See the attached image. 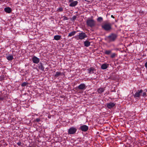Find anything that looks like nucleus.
I'll return each mask as SVG.
<instances>
[{
	"instance_id": "1",
	"label": "nucleus",
	"mask_w": 147,
	"mask_h": 147,
	"mask_svg": "<svg viewBox=\"0 0 147 147\" xmlns=\"http://www.w3.org/2000/svg\"><path fill=\"white\" fill-rule=\"evenodd\" d=\"M112 24L109 22V21L106 20L102 25V28L107 31H109L112 29Z\"/></svg>"
},
{
	"instance_id": "2",
	"label": "nucleus",
	"mask_w": 147,
	"mask_h": 147,
	"mask_svg": "<svg viewBox=\"0 0 147 147\" xmlns=\"http://www.w3.org/2000/svg\"><path fill=\"white\" fill-rule=\"evenodd\" d=\"M117 37V34L112 33L107 36V40L108 41V42L110 43L111 42H114L115 41Z\"/></svg>"
},
{
	"instance_id": "3",
	"label": "nucleus",
	"mask_w": 147,
	"mask_h": 147,
	"mask_svg": "<svg viewBox=\"0 0 147 147\" xmlns=\"http://www.w3.org/2000/svg\"><path fill=\"white\" fill-rule=\"evenodd\" d=\"M86 24L88 26L92 28L96 26V22L93 19H88L86 20Z\"/></svg>"
},
{
	"instance_id": "4",
	"label": "nucleus",
	"mask_w": 147,
	"mask_h": 147,
	"mask_svg": "<svg viewBox=\"0 0 147 147\" xmlns=\"http://www.w3.org/2000/svg\"><path fill=\"white\" fill-rule=\"evenodd\" d=\"M87 37V36L86 35L85 33L84 32H82L80 33L78 35L75 36V38L78 40H81L84 39Z\"/></svg>"
},
{
	"instance_id": "5",
	"label": "nucleus",
	"mask_w": 147,
	"mask_h": 147,
	"mask_svg": "<svg viewBox=\"0 0 147 147\" xmlns=\"http://www.w3.org/2000/svg\"><path fill=\"white\" fill-rule=\"evenodd\" d=\"M77 130V129L74 127L70 128L68 130V134H75Z\"/></svg>"
},
{
	"instance_id": "6",
	"label": "nucleus",
	"mask_w": 147,
	"mask_h": 147,
	"mask_svg": "<svg viewBox=\"0 0 147 147\" xmlns=\"http://www.w3.org/2000/svg\"><path fill=\"white\" fill-rule=\"evenodd\" d=\"M143 92V90L141 89L140 90H138L136 93L134 95V98L136 97H139L140 95H141V94Z\"/></svg>"
},
{
	"instance_id": "7",
	"label": "nucleus",
	"mask_w": 147,
	"mask_h": 147,
	"mask_svg": "<svg viewBox=\"0 0 147 147\" xmlns=\"http://www.w3.org/2000/svg\"><path fill=\"white\" fill-rule=\"evenodd\" d=\"M80 129L82 131H86L88 130V127L87 126L84 125L81 126L80 127Z\"/></svg>"
},
{
	"instance_id": "8",
	"label": "nucleus",
	"mask_w": 147,
	"mask_h": 147,
	"mask_svg": "<svg viewBox=\"0 0 147 147\" xmlns=\"http://www.w3.org/2000/svg\"><path fill=\"white\" fill-rule=\"evenodd\" d=\"M86 86L84 84H81L77 87V88L79 90H83L85 89Z\"/></svg>"
},
{
	"instance_id": "9",
	"label": "nucleus",
	"mask_w": 147,
	"mask_h": 147,
	"mask_svg": "<svg viewBox=\"0 0 147 147\" xmlns=\"http://www.w3.org/2000/svg\"><path fill=\"white\" fill-rule=\"evenodd\" d=\"M32 60L34 63L36 64L38 63L40 61L39 59L35 56L33 57Z\"/></svg>"
},
{
	"instance_id": "10",
	"label": "nucleus",
	"mask_w": 147,
	"mask_h": 147,
	"mask_svg": "<svg viewBox=\"0 0 147 147\" xmlns=\"http://www.w3.org/2000/svg\"><path fill=\"white\" fill-rule=\"evenodd\" d=\"M115 105L113 103L110 102L107 104V107L109 109H111L113 108Z\"/></svg>"
},
{
	"instance_id": "11",
	"label": "nucleus",
	"mask_w": 147,
	"mask_h": 147,
	"mask_svg": "<svg viewBox=\"0 0 147 147\" xmlns=\"http://www.w3.org/2000/svg\"><path fill=\"white\" fill-rule=\"evenodd\" d=\"M38 65L39 69H40L42 71H44L45 68L41 62Z\"/></svg>"
},
{
	"instance_id": "12",
	"label": "nucleus",
	"mask_w": 147,
	"mask_h": 147,
	"mask_svg": "<svg viewBox=\"0 0 147 147\" xmlns=\"http://www.w3.org/2000/svg\"><path fill=\"white\" fill-rule=\"evenodd\" d=\"M78 2L77 1H75L71 2L69 4V6L70 7H75L78 3Z\"/></svg>"
},
{
	"instance_id": "13",
	"label": "nucleus",
	"mask_w": 147,
	"mask_h": 147,
	"mask_svg": "<svg viewBox=\"0 0 147 147\" xmlns=\"http://www.w3.org/2000/svg\"><path fill=\"white\" fill-rule=\"evenodd\" d=\"M109 65L108 64L104 63L101 65V68L103 69H105L108 67Z\"/></svg>"
},
{
	"instance_id": "14",
	"label": "nucleus",
	"mask_w": 147,
	"mask_h": 147,
	"mask_svg": "<svg viewBox=\"0 0 147 147\" xmlns=\"http://www.w3.org/2000/svg\"><path fill=\"white\" fill-rule=\"evenodd\" d=\"M5 11L8 13H10L11 11V9L9 7H5L4 9Z\"/></svg>"
},
{
	"instance_id": "15",
	"label": "nucleus",
	"mask_w": 147,
	"mask_h": 147,
	"mask_svg": "<svg viewBox=\"0 0 147 147\" xmlns=\"http://www.w3.org/2000/svg\"><path fill=\"white\" fill-rule=\"evenodd\" d=\"M94 70V68L92 67H91L88 69V73L90 74L91 73H93V71Z\"/></svg>"
},
{
	"instance_id": "16",
	"label": "nucleus",
	"mask_w": 147,
	"mask_h": 147,
	"mask_svg": "<svg viewBox=\"0 0 147 147\" xmlns=\"http://www.w3.org/2000/svg\"><path fill=\"white\" fill-rule=\"evenodd\" d=\"M61 38V36L59 35H57L54 36V39L56 40H60Z\"/></svg>"
},
{
	"instance_id": "17",
	"label": "nucleus",
	"mask_w": 147,
	"mask_h": 147,
	"mask_svg": "<svg viewBox=\"0 0 147 147\" xmlns=\"http://www.w3.org/2000/svg\"><path fill=\"white\" fill-rule=\"evenodd\" d=\"M104 91V89L102 88H98V89L97 92L99 94H101Z\"/></svg>"
},
{
	"instance_id": "18",
	"label": "nucleus",
	"mask_w": 147,
	"mask_h": 147,
	"mask_svg": "<svg viewBox=\"0 0 147 147\" xmlns=\"http://www.w3.org/2000/svg\"><path fill=\"white\" fill-rule=\"evenodd\" d=\"M76 32L75 31H73L72 32L69 34L68 36V37H71L74 35L76 33Z\"/></svg>"
},
{
	"instance_id": "19",
	"label": "nucleus",
	"mask_w": 147,
	"mask_h": 147,
	"mask_svg": "<svg viewBox=\"0 0 147 147\" xmlns=\"http://www.w3.org/2000/svg\"><path fill=\"white\" fill-rule=\"evenodd\" d=\"M84 45L86 47H88L90 45V42L88 41H86L84 42Z\"/></svg>"
},
{
	"instance_id": "20",
	"label": "nucleus",
	"mask_w": 147,
	"mask_h": 147,
	"mask_svg": "<svg viewBox=\"0 0 147 147\" xmlns=\"http://www.w3.org/2000/svg\"><path fill=\"white\" fill-rule=\"evenodd\" d=\"M7 59L9 61H11L13 59V57L12 55H9L6 57Z\"/></svg>"
},
{
	"instance_id": "21",
	"label": "nucleus",
	"mask_w": 147,
	"mask_h": 147,
	"mask_svg": "<svg viewBox=\"0 0 147 147\" xmlns=\"http://www.w3.org/2000/svg\"><path fill=\"white\" fill-rule=\"evenodd\" d=\"M111 52V50H105L104 53L106 55H109Z\"/></svg>"
},
{
	"instance_id": "22",
	"label": "nucleus",
	"mask_w": 147,
	"mask_h": 147,
	"mask_svg": "<svg viewBox=\"0 0 147 147\" xmlns=\"http://www.w3.org/2000/svg\"><path fill=\"white\" fill-rule=\"evenodd\" d=\"M61 74H62L61 72L57 71L56 73V74L55 75V77L57 78L59 76L61 75Z\"/></svg>"
},
{
	"instance_id": "23",
	"label": "nucleus",
	"mask_w": 147,
	"mask_h": 147,
	"mask_svg": "<svg viewBox=\"0 0 147 147\" xmlns=\"http://www.w3.org/2000/svg\"><path fill=\"white\" fill-rule=\"evenodd\" d=\"M103 18L100 17H98L97 19V21L99 22H102L103 21Z\"/></svg>"
},
{
	"instance_id": "24",
	"label": "nucleus",
	"mask_w": 147,
	"mask_h": 147,
	"mask_svg": "<svg viewBox=\"0 0 147 147\" xmlns=\"http://www.w3.org/2000/svg\"><path fill=\"white\" fill-rule=\"evenodd\" d=\"M117 54L115 53H112L111 54V55L110 56V57H111V58H113L114 57H115L116 56H117Z\"/></svg>"
},
{
	"instance_id": "25",
	"label": "nucleus",
	"mask_w": 147,
	"mask_h": 147,
	"mask_svg": "<svg viewBox=\"0 0 147 147\" xmlns=\"http://www.w3.org/2000/svg\"><path fill=\"white\" fill-rule=\"evenodd\" d=\"M28 84V82H24L22 84L21 86L22 87H24L26 86Z\"/></svg>"
},
{
	"instance_id": "26",
	"label": "nucleus",
	"mask_w": 147,
	"mask_h": 147,
	"mask_svg": "<svg viewBox=\"0 0 147 147\" xmlns=\"http://www.w3.org/2000/svg\"><path fill=\"white\" fill-rule=\"evenodd\" d=\"M57 11H63V8L62 7H60L58 8L57 10Z\"/></svg>"
},
{
	"instance_id": "27",
	"label": "nucleus",
	"mask_w": 147,
	"mask_h": 147,
	"mask_svg": "<svg viewBox=\"0 0 147 147\" xmlns=\"http://www.w3.org/2000/svg\"><path fill=\"white\" fill-rule=\"evenodd\" d=\"M40 121V119L38 118L36 119L35 121L36 122H39Z\"/></svg>"
},
{
	"instance_id": "28",
	"label": "nucleus",
	"mask_w": 147,
	"mask_h": 147,
	"mask_svg": "<svg viewBox=\"0 0 147 147\" xmlns=\"http://www.w3.org/2000/svg\"><path fill=\"white\" fill-rule=\"evenodd\" d=\"M17 144H18V145L19 146H22V143H21V142H18V143H17Z\"/></svg>"
},
{
	"instance_id": "29",
	"label": "nucleus",
	"mask_w": 147,
	"mask_h": 147,
	"mask_svg": "<svg viewBox=\"0 0 147 147\" xmlns=\"http://www.w3.org/2000/svg\"><path fill=\"white\" fill-rule=\"evenodd\" d=\"M146 94L145 92H143V94L142 95V96L144 97L146 96Z\"/></svg>"
},
{
	"instance_id": "30",
	"label": "nucleus",
	"mask_w": 147,
	"mask_h": 147,
	"mask_svg": "<svg viewBox=\"0 0 147 147\" xmlns=\"http://www.w3.org/2000/svg\"><path fill=\"white\" fill-rule=\"evenodd\" d=\"M76 16H74L72 17V19L73 20H76Z\"/></svg>"
},
{
	"instance_id": "31",
	"label": "nucleus",
	"mask_w": 147,
	"mask_h": 147,
	"mask_svg": "<svg viewBox=\"0 0 147 147\" xmlns=\"http://www.w3.org/2000/svg\"><path fill=\"white\" fill-rule=\"evenodd\" d=\"M4 98L3 97H0V101H3L4 100Z\"/></svg>"
},
{
	"instance_id": "32",
	"label": "nucleus",
	"mask_w": 147,
	"mask_h": 147,
	"mask_svg": "<svg viewBox=\"0 0 147 147\" xmlns=\"http://www.w3.org/2000/svg\"><path fill=\"white\" fill-rule=\"evenodd\" d=\"M145 67H146V68H147V62H146L145 63Z\"/></svg>"
},
{
	"instance_id": "33",
	"label": "nucleus",
	"mask_w": 147,
	"mask_h": 147,
	"mask_svg": "<svg viewBox=\"0 0 147 147\" xmlns=\"http://www.w3.org/2000/svg\"><path fill=\"white\" fill-rule=\"evenodd\" d=\"M74 0H69V3H71Z\"/></svg>"
},
{
	"instance_id": "34",
	"label": "nucleus",
	"mask_w": 147,
	"mask_h": 147,
	"mask_svg": "<svg viewBox=\"0 0 147 147\" xmlns=\"http://www.w3.org/2000/svg\"><path fill=\"white\" fill-rule=\"evenodd\" d=\"M64 19L65 20H67V18L66 16H65L64 17Z\"/></svg>"
},
{
	"instance_id": "35",
	"label": "nucleus",
	"mask_w": 147,
	"mask_h": 147,
	"mask_svg": "<svg viewBox=\"0 0 147 147\" xmlns=\"http://www.w3.org/2000/svg\"><path fill=\"white\" fill-rule=\"evenodd\" d=\"M111 17L113 18H114V16H113V15H111Z\"/></svg>"
},
{
	"instance_id": "36",
	"label": "nucleus",
	"mask_w": 147,
	"mask_h": 147,
	"mask_svg": "<svg viewBox=\"0 0 147 147\" xmlns=\"http://www.w3.org/2000/svg\"><path fill=\"white\" fill-rule=\"evenodd\" d=\"M51 116L50 115H48V117L49 118H51Z\"/></svg>"
},
{
	"instance_id": "37",
	"label": "nucleus",
	"mask_w": 147,
	"mask_h": 147,
	"mask_svg": "<svg viewBox=\"0 0 147 147\" xmlns=\"http://www.w3.org/2000/svg\"><path fill=\"white\" fill-rule=\"evenodd\" d=\"M46 69L47 70H48L49 69V68L48 67L46 68Z\"/></svg>"
},
{
	"instance_id": "38",
	"label": "nucleus",
	"mask_w": 147,
	"mask_h": 147,
	"mask_svg": "<svg viewBox=\"0 0 147 147\" xmlns=\"http://www.w3.org/2000/svg\"><path fill=\"white\" fill-rule=\"evenodd\" d=\"M146 91L147 92V90H146Z\"/></svg>"
},
{
	"instance_id": "39",
	"label": "nucleus",
	"mask_w": 147,
	"mask_h": 147,
	"mask_svg": "<svg viewBox=\"0 0 147 147\" xmlns=\"http://www.w3.org/2000/svg\"><path fill=\"white\" fill-rule=\"evenodd\" d=\"M26 66H27V65H25Z\"/></svg>"
},
{
	"instance_id": "40",
	"label": "nucleus",
	"mask_w": 147,
	"mask_h": 147,
	"mask_svg": "<svg viewBox=\"0 0 147 147\" xmlns=\"http://www.w3.org/2000/svg\"><path fill=\"white\" fill-rule=\"evenodd\" d=\"M26 66H27V65H25Z\"/></svg>"
},
{
	"instance_id": "41",
	"label": "nucleus",
	"mask_w": 147,
	"mask_h": 147,
	"mask_svg": "<svg viewBox=\"0 0 147 147\" xmlns=\"http://www.w3.org/2000/svg\"><path fill=\"white\" fill-rule=\"evenodd\" d=\"M146 138L147 139V137H146Z\"/></svg>"
}]
</instances>
